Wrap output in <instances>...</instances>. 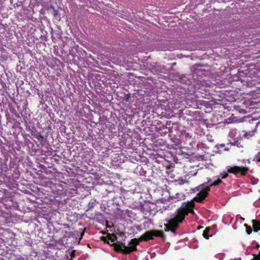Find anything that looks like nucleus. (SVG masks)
<instances>
[{"mask_svg": "<svg viewBox=\"0 0 260 260\" xmlns=\"http://www.w3.org/2000/svg\"><path fill=\"white\" fill-rule=\"evenodd\" d=\"M50 7L53 10L52 14L53 15L54 17L57 20L59 21L61 19V17L60 14L58 13V10L55 9V7L53 6H51Z\"/></svg>", "mask_w": 260, "mask_h": 260, "instance_id": "9d476101", "label": "nucleus"}, {"mask_svg": "<svg viewBox=\"0 0 260 260\" xmlns=\"http://www.w3.org/2000/svg\"><path fill=\"white\" fill-rule=\"evenodd\" d=\"M134 244H132V240L128 243V246H126L124 243H114L111 244L114 247V249L117 252H119L124 254H129L133 251L137 250V247H135Z\"/></svg>", "mask_w": 260, "mask_h": 260, "instance_id": "20e7f679", "label": "nucleus"}, {"mask_svg": "<svg viewBox=\"0 0 260 260\" xmlns=\"http://www.w3.org/2000/svg\"><path fill=\"white\" fill-rule=\"evenodd\" d=\"M253 232H257L260 231V220L253 219L251 221Z\"/></svg>", "mask_w": 260, "mask_h": 260, "instance_id": "423d86ee", "label": "nucleus"}, {"mask_svg": "<svg viewBox=\"0 0 260 260\" xmlns=\"http://www.w3.org/2000/svg\"><path fill=\"white\" fill-rule=\"evenodd\" d=\"M257 84L254 80H251L249 81H247V86L249 87H255L256 89L259 90L260 86L257 85Z\"/></svg>", "mask_w": 260, "mask_h": 260, "instance_id": "9b49d317", "label": "nucleus"}, {"mask_svg": "<svg viewBox=\"0 0 260 260\" xmlns=\"http://www.w3.org/2000/svg\"><path fill=\"white\" fill-rule=\"evenodd\" d=\"M62 233L63 234L62 239H67L68 238L71 237L74 235L72 232L70 231V229L68 231H62Z\"/></svg>", "mask_w": 260, "mask_h": 260, "instance_id": "1a4fd4ad", "label": "nucleus"}, {"mask_svg": "<svg viewBox=\"0 0 260 260\" xmlns=\"http://www.w3.org/2000/svg\"><path fill=\"white\" fill-rule=\"evenodd\" d=\"M256 125L254 126V128L252 131H244V136L246 138H249L250 137L253 136L256 132Z\"/></svg>", "mask_w": 260, "mask_h": 260, "instance_id": "6e6552de", "label": "nucleus"}, {"mask_svg": "<svg viewBox=\"0 0 260 260\" xmlns=\"http://www.w3.org/2000/svg\"><path fill=\"white\" fill-rule=\"evenodd\" d=\"M254 159L257 162H260V151L255 156Z\"/></svg>", "mask_w": 260, "mask_h": 260, "instance_id": "a211bd4d", "label": "nucleus"}, {"mask_svg": "<svg viewBox=\"0 0 260 260\" xmlns=\"http://www.w3.org/2000/svg\"><path fill=\"white\" fill-rule=\"evenodd\" d=\"M244 226L246 228V233H247V234L250 235L252 233V228L246 223L244 224Z\"/></svg>", "mask_w": 260, "mask_h": 260, "instance_id": "dca6fc26", "label": "nucleus"}, {"mask_svg": "<svg viewBox=\"0 0 260 260\" xmlns=\"http://www.w3.org/2000/svg\"><path fill=\"white\" fill-rule=\"evenodd\" d=\"M131 98V94H126L124 96V99H123V101H125L126 102H128L129 100V99Z\"/></svg>", "mask_w": 260, "mask_h": 260, "instance_id": "f3484780", "label": "nucleus"}, {"mask_svg": "<svg viewBox=\"0 0 260 260\" xmlns=\"http://www.w3.org/2000/svg\"><path fill=\"white\" fill-rule=\"evenodd\" d=\"M108 240H110L111 242H112V243H115V241H117V237L115 234H109L108 235Z\"/></svg>", "mask_w": 260, "mask_h": 260, "instance_id": "ddd939ff", "label": "nucleus"}, {"mask_svg": "<svg viewBox=\"0 0 260 260\" xmlns=\"http://www.w3.org/2000/svg\"><path fill=\"white\" fill-rule=\"evenodd\" d=\"M36 137L39 141H42L44 140L43 136H42L41 134H39Z\"/></svg>", "mask_w": 260, "mask_h": 260, "instance_id": "aec40b11", "label": "nucleus"}, {"mask_svg": "<svg viewBox=\"0 0 260 260\" xmlns=\"http://www.w3.org/2000/svg\"><path fill=\"white\" fill-rule=\"evenodd\" d=\"M63 226H64V227L65 228H67V229H68L69 230L70 229V226H69V224H63Z\"/></svg>", "mask_w": 260, "mask_h": 260, "instance_id": "412c9836", "label": "nucleus"}, {"mask_svg": "<svg viewBox=\"0 0 260 260\" xmlns=\"http://www.w3.org/2000/svg\"><path fill=\"white\" fill-rule=\"evenodd\" d=\"M216 178H217V179L216 180H215L212 183V184H210L211 186H215L218 185L220 183H222V181L221 179L220 178H219L218 177H213V179H215Z\"/></svg>", "mask_w": 260, "mask_h": 260, "instance_id": "4468645a", "label": "nucleus"}, {"mask_svg": "<svg viewBox=\"0 0 260 260\" xmlns=\"http://www.w3.org/2000/svg\"><path fill=\"white\" fill-rule=\"evenodd\" d=\"M210 231V228H206L205 230L204 231L203 233V236L206 239H208L209 238V236L208 235L209 231Z\"/></svg>", "mask_w": 260, "mask_h": 260, "instance_id": "2eb2a0df", "label": "nucleus"}, {"mask_svg": "<svg viewBox=\"0 0 260 260\" xmlns=\"http://www.w3.org/2000/svg\"><path fill=\"white\" fill-rule=\"evenodd\" d=\"M101 240H102V241H104V243L110 244V243L109 242L108 236L107 237H103V236L102 237Z\"/></svg>", "mask_w": 260, "mask_h": 260, "instance_id": "6ab92c4d", "label": "nucleus"}, {"mask_svg": "<svg viewBox=\"0 0 260 260\" xmlns=\"http://www.w3.org/2000/svg\"><path fill=\"white\" fill-rule=\"evenodd\" d=\"M153 237H159L164 238L165 235L162 231L159 230H152L146 232L139 238H134L132 239V244H134L135 247L138 245L141 241H147L149 240L153 239Z\"/></svg>", "mask_w": 260, "mask_h": 260, "instance_id": "f03ea898", "label": "nucleus"}, {"mask_svg": "<svg viewBox=\"0 0 260 260\" xmlns=\"http://www.w3.org/2000/svg\"><path fill=\"white\" fill-rule=\"evenodd\" d=\"M98 202H96L95 200H90L88 204V206H87L88 208L86 210V211L92 210L94 208V207L95 206V205L96 204H98Z\"/></svg>", "mask_w": 260, "mask_h": 260, "instance_id": "f8f14e48", "label": "nucleus"}, {"mask_svg": "<svg viewBox=\"0 0 260 260\" xmlns=\"http://www.w3.org/2000/svg\"><path fill=\"white\" fill-rule=\"evenodd\" d=\"M194 206L192 201L183 202L180 208L177 210L176 216L170 219L168 223L165 224L166 232L171 231L173 234L176 233V230L179 227V223L182 222L188 213L194 214V211L192 209Z\"/></svg>", "mask_w": 260, "mask_h": 260, "instance_id": "f257e3e1", "label": "nucleus"}, {"mask_svg": "<svg viewBox=\"0 0 260 260\" xmlns=\"http://www.w3.org/2000/svg\"><path fill=\"white\" fill-rule=\"evenodd\" d=\"M208 181L206 182H204L202 184L200 185L198 187L199 189H202L203 188L206 189V187H208L210 189L211 184L213 182L212 179L210 178H207Z\"/></svg>", "mask_w": 260, "mask_h": 260, "instance_id": "0eeeda50", "label": "nucleus"}, {"mask_svg": "<svg viewBox=\"0 0 260 260\" xmlns=\"http://www.w3.org/2000/svg\"><path fill=\"white\" fill-rule=\"evenodd\" d=\"M198 188H199V187H198ZM198 190L200 191L197 194L196 197L194 198L193 201L198 203H201L208 196L209 194L208 192L210 190V189L206 187V189H198Z\"/></svg>", "mask_w": 260, "mask_h": 260, "instance_id": "39448f33", "label": "nucleus"}, {"mask_svg": "<svg viewBox=\"0 0 260 260\" xmlns=\"http://www.w3.org/2000/svg\"><path fill=\"white\" fill-rule=\"evenodd\" d=\"M249 170V168L247 167L234 166L233 167H229L227 169V172H223V173H221L218 177L220 179H225L229 176L228 173L234 175H237L239 173L242 176H245Z\"/></svg>", "mask_w": 260, "mask_h": 260, "instance_id": "7ed1b4c3", "label": "nucleus"}]
</instances>
